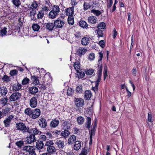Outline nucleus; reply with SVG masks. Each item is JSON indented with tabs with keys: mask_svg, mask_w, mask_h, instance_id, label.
<instances>
[{
	"mask_svg": "<svg viewBox=\"0 0 155 155\" xmlns=\"http://www.w3.org/2000/svg\"><path fill=\"white\" fill-rule=\"evenodd\" d=\"M16 127L17 130L22 131L23 132L31 133L34 132L35 134H37L38 131L36 128H29L28 127H26L25 124L22 122L17 123Z\"/></svg>",
	"mask_w": 155,
	"mask_h": 155,
	"instance_id": "f257e3e1",
	"label": "nucleus"
},
{
	"mask_svg": "<svg viewBox=\"0 0 155 155\" xmlns=\"http://www.w3.org/2000/svg\"><path fill=\"white\" fill-rule=\"evenodd\" d=\"M60 11V8L58 6L53 5L51 8V11L49 13V18L53 19L56 18L59 15Z\"/></svg>",
	"mask_w": 155,
	"mask_h": 155,
	"instance_id": "f03ea898",
	"label": "nucleus"
},
{
	"mask_svg": "<svg viewBox=\"0 0 155 155\" xmlns=\"http://www.w3.org/2000/svg\"><path fill=\"white\" fill-rule=\"evenodd\" d=\"M37 130L38 131L37 134H35L34 132L29 133L30 134L29 136H28L26 138V144H30L36 141V140L35 137V135L41 133V132L40 131H39L38 129H37Z\"/></svg>",
	"mask_w": 155,
	"mask_h": 155,
	"instance_id": "7ed1b4c3",
	"label": "nucleus"
},
{
	"mask_svg": "<svg viewBox=\"0 0 155 155\" xmlns=\"http://www.w3.org/2000/svg\"><path fill=\"white\" fill-rule=\"evenodd\" d=\"M72 127V124L70 120H63L61 124L62 128L64 130H68Z\"/></svg>",
	"mask_w": 155,
	"mask_h": 155,
	"instance_id": "20e7f679",
	"label": "nucleus"
},
{
	"mask_svg": "<svg viewBox=\"0 0 155 155\" xmlns=\"http://www.w3.org/2000/svg\"><path fill=\"white\" fill-rule=\"evenodd\" d=\"M51 4L49 1H46L45 4L42 5L41 11L44 13L47 14L50 11Z\"/></svg>",
	"mask_w": 155,
	"mask_h": 155,
	"instance_id": "39448f33",
	"label": "nucleus"
},
{
	"mask_svg": "<svg viewBox=\"0 0 155 155\" xmlns=\"http://www.w3.org/2000/svg\"><path fill=\"white\" fill-rule=\"evenodd\" d=\"M21 94L18 92H15L13 93L9 97V100L11 101H15L18 100L21 98Z\"/></svg>",
	"mask_w": 155,
	"mask_h": 155,
	"instance_id": "423d86ee",
	"label": "nucleus"
},
{
	"mask_svg": "<svg viewBox=\"0 0 155 155\" xmlns=\"http://www.w3.org/2000/svg\"><path fill=\"white\" fill-rule=\"evenodd\" d=\"M74 102L77 107H82L84 104V101L81 98H75Z\"/></svg>",
	"mask_w": 155,
	"mask_h": 155,
	"instance_id": "0eeeda50",
	"label": "nucleus"
},
{
	"mask_svg": "<svg viewBox=\"0 0 155 155\" xmlns=\"http://www.w3.org/2000/svg\"><path fill=\"white\" fill-rule=\"evenodd\" d=\"M31 118L33 119H35L38 118L40 115L41 110L38 108H36L33 110Z\"/></svg>",
	"mask_w": 155,
	"mask_h": 155,
	"instance_id": "6e6552de",
	"label": "nucleus"
},
{
	"mask_svg": "<svg viewBox=\"0 0 155 155\" xmlns=\"http://www.w3.org/2000/svg\"><path fill=\"white\" fill-rule=\"evenodd\" d=\"M29 105L30 106L33 108H35L37 105V98L33 97L30 100Z\"/></svg>",
	"mask_w": 155,
	"mask_h": 155,
	"instance_id": "1a4fd4ad",
	"label": "nucleus"
},
{
	"mask_svg": "<svg viewBox=\"0 0 155 155\" xmlns=\"http://www.w3.org/2000/svg\"><path fill=\"white\" fill-rule=\"evenodd\" d=\"M38 124L39 126L42 128H45L47 126V123L46 120L42 117H41L38 121Z\"/></svg>",
	"mask_w": 155,
	"mask_h": 155,
	"instance_id": "9d476101",
	"label": "nucleus"
},
{
	"mask_svg": "<svg viewBox=\"0 0 155 155\" xmlns=\"http://www.w3.org/2000/svg\"><path fill=\"white\" fill-rule=\"evenodd\" d=\"M64 24V22L62 20H56L54 21V27L56 28H61Z\"/></svg>",
	"mask_w": 155,
	"mask_h": 155,
	"instance_id": "9b49d317",
	"label": "nucleus"
},
{
	"mask_svg": "<svg viewBox=\"0 0 155 155\" xmlns=\"http://www.w3.org/2000/svg\"><path fill=\"white\" fill-rule=\"evenodd\" d=\"M74 7H69L65 9L64 12L65 14L68 16H73L74 14Z\"/></svg>",
	"mask_w": 155,
	"mask_h": 155,
	"instance_id": "f8f14e48",
	"label": "nucleus"
},
{
	"mask_svg": "<svg viewBox=\"0 0 155 155\" xmlns=\"http://www.w3.org/2000/svg\"><path fill=\"white\" fill-rule=\"evenodd\" d=\"M23 150L26 153L30 154L31 152H32L35 150V148L33 146H25L23 147Z\"/></svg>",
	"mask_w": 155,
	"mask_h": 155,
	"instance_id": "ddd939ff",
	"label": "nucleus"
},
{
	"mask_svg": "<svg viewBox=\"0 0 155 155\" xmlns=\"http://www.w3.org/2000/svg\"><path fill=\"white\" fill-rule=\"evenodd\" d=\"M102 70L101 66L100 67L99 69H97L98 78L97 80L95 82V84L97 85H99V82L101 79Z\"/></svg>",
	"mask_w": 155,
	"mask_h": 155,
	"instance_id": "4468645a",
	"label": "nucleus"
},
{
	"mask_svg": "<svg viewBox=\"0 0 155 155\" xmlns=\"http://www.w3.org/2000/svg\"><path fill=\"white\" fill-rule=\"evenodd\" d=\"M87 51V49L86 48L80 47L77 50L76 54L81 56L84 54Z\"/></svg>",
	"mask_w": 155,
	"mask_h": 155,
	"instance_id": "2eb2a0df",
	"label": "nucleus"
},
{
	"mask_svg": "<svg viewBox=\"0 0 155 155\" xmlns=\"http://www.w3.org/2000/svg\"><path fill=\"white\" fill-rule=\"evenodd\" d=\"M90 41V38L89 37L86 36L82 39L81 44L83 45H87L89 43Z\"/></svg>",
	"mask_w": 155,
	"mask_h": 155,
	"instance_id": "dca6fc26",
	"label": "nucleus"
},
{
	"mask_svg": "<svg viewBox=\"0 0 155 155\" xmlns=\"http://www.w3.org/2000/svg\"><path fill=\"white\" fill-rule=\"evenodd\" d=\"M88 21L89 23L94 24L97 22V20L96 17L91 16L88 17Z\"/></svg>",
	"mask_w": 155,
	"mask_h": 155,
	"instance_id": "f3484780",
	"label": "nucleus"
},
{
	"mask_svg": "<svg viewBox=\"0 0 155 155\" xmlns=\"http://www.w3.org/2000/svg\"><path fill=\"white\" fill-rule=\"evenodd\" d=\"M59 123V121L58 119L52 120L50 122V126L53 128H55L58 126Z\"/></svg>",
	"mask_w": 155,
	"mask_h": 155,
	"instance_id": "a211bd4d",
	"label": "nucleus"
},
{
	"mask_svg": "<svg viewBox=\"0 0 155 155\" xmlns=\"http://www.w3.org/2000/svg\"><path fill=\"white\" fill-rule=\"evenodd\" d=\"M14 117L13 115H10L7 118L4 120V123L6 127H8L10 123Z\"/></svg>",
	"mask_w": 155,
	"mask_h": 155,
	"instance_id": "6ab92c4d",
	"label": "nucleus"
},
{
	"mask_svg": "<svg viewBox=\"0 0 155 155\" xmlns=\"http://www.w3.org/2000/svg\"><path fill=\"white\" fill-rule=\"evenodd\" d=\"M57 150V149L53 146L48 147L47 148L48 153L50 154L55 153Z\"/></svg>",
	"mask_w": 155,
	"mask_h": 155,
	"instance_id": "aec40b11",
	"label": "nucleus"
},
{
	"mask_svg": "<svg viewBox=\"0 0 155 155\" xmlns=\"http://www.w3.org/2000/svg\"><path fill=\"white\" fill-rule=\"evenodd\" d=\"M98 53L99 54V59L98 60V65L97 69H99L100 67L101 66L102 69V66L101 60L103 58V54L101 52H99Z\"/></svg>",
	"mask_w": 155,
	"mask_h": 155,
	"instance_id": "412c9836",
	"label": "nucleus"
},
{
	"mask_svg": "<svg viewBox=\"0 0 155 155\" xmlns=\"http://www.w3.org/2000/svg\"><path fill=\"white\" fill-rule=\"evenodd\" d=\"M44 146V143L42 141H38L36 142V148L39 150L42 149Z\"/></svg>",
	"mask_w": 155,
	"mask_h": 155,
	"instance_id": "4be33fe9",
	"label": "nucleus"
},
{
	"mask_svg": "<svg viewBox=\"0 0 155 155\" xmlns=\"http://www.w3.org/2000/svg\"><path fill=\"white\" fill-rule=\"evenodd\" d=\"M55 143L59 148H63L64 147V142L63 141L58 140L55 142Z\"/></svg>",
	"mask_w": 155,
	"mask_h": 155,
	"instance_id": "5701e85b",
	"label": "nucleus"
},
{
	"mask_svg": "<svg viewBox=\"0 0 155 155\" xmlns=\"http://www.w3.org/2000/svg\"><path fill=\"white\" fill-rule=\"evenodd\" d=\"M76 140V137L74 135H71L68 140V143L69 144H71L75 142Z\"/></svg>",
	"mask_w": 155,
	"mask_h": 155,
	"instance_id": "b1692460",
	"label": "nucleus"
},
{
	"mask_svg": "<svg viewBox=\"0 0 155 155\" xmlns=\"http://www.w3.org/2000/svg\"><path fill=\"white\" fill-rule=\"evenodd\" d=\"M1 94L2 96H5L7 94L8 91L5 86H3L0 87Z\"/></svg>",
	"mask_w": 155,
	"mask_h": 155,
	"instance_id": "393cba45",
	"label": "nucleus"
},
{
	"mask_svg": "<svg viewBox=\"0 0 155 155\" xmlns=\"http://www.w3.org/2000/svg\"><path fill=\"white\" fill-rule=\"evenodd\" d=\"M33 110L30 108H27L25 110L24 113L26 115L31 117L32 113L33 112Z\"/></svg>",
	"mask_w": 155,
	"mask_h": 155,
	"instance_id": "a878e982",
	"label": "nucleus"
},
{
	"mask_svg": "<svg viewBox=\"0 0 155 155\" xmlns=\"http://www.w3.org/2000/svg\"><path fill=\"white\" fill-rule=\"evenodd\" d=\"M70 132L68 130H64L62 131L61 135L65 138H66L70 135Z\"/></svg>",
	"mask_w": 155,
	"mask_h": 155,
	"instance_id": "bb28decb",
	"label": "nucleus"
},
{
	"mask_svg": "<svg viewBox=\"0 0 155 155\" xmlns=\"http://www.w3.org/2000/svg\"><path fill=\"white\" fill-rule=\"evenodd\" d=\"M84 98L86 100L89 99L92 96V93L91 91L87 90L84 92Z\"/></svg>",
	"mask_w": 155,
	"mask_h": 155,
	"instance_id": "cd10ccee",
	"label": "nucleus"
},
{
	"mask_svg": "<svg viewBox=\"0 0 155 155\" xmlns=\"http://www.w3.org/2000/svg\"><path fill=\"white\" fill-rule=\"evenodd\" d=\"M81 147V143L79 141H77L75 142L74 147V149L76 150H79Z\"/></svg>",
	"mask_w": 155,
	"mask_h": 155,
	"instance_id": "c85d7f7f",
	"label": "nucleus"
},
{
	"mask_svg": "<svg viewBox=\"0 0 155 155\" xmlns=\"http://www.w3.org/2000/svg\"><path fill=\"white\" fill-rule=\"evenodd\" d=\"M74 67L77 72H79V71L81 70L80 68V63L78 61L74 63Z\"/></svg>",
	"mask_w": 155,
	"mask_h": 155,
	"instance_id": "c756f323",
	"label": "nucleus"
},
{
	"mask_svg": "<svg viewBox=\"0 0 155 155\" xmlns=\"http://www.w3.org/2000/svg\"><path fill=\"white\" fill-rule=\"evenodd\" d=\"M97 28L98 29H105L106 28V24L104 22H100L97 25Z\"/></svg>",
	"mask_w": 155,
	"mask_h": 155,
	"instance_id": "7c9ffc66",
	"label": "nucleus"
},
{
	"mask_svg": "<svg viewBox=\"0 0 155 155\" xmlns=\"http://www.w3.org/2000/svg\"><path fill=\"white\" fill-rule=\"evenodd\" d=\"M38 89L36 87H32L29 88L30 93L32 94H34L38 92Z\"/></svg>",
	"mask_w": 155,
	"mask_h": 155,
	"instance_id": "2f4dec72",
	"label": "nucleus"
},
{
	"mask_svg": "<svg viewBox=\"0 0 155 155\" xmlns=\"http://www.w3.org/2000/svg\"><path fill=\"white\" fill-rule=\"evenodd\" d=\"M77 121L79 124H82L84 122V119L82 117L79 116L77 117Z\"/></svg>",
	"mask_w": 155,
	"mask_h": 155,
	"instance_id": "473e14b6",
	"label": "nucleus"
},
{
	"mask_svg": "<svg viewBox=\"0 0 155 155\" xmlns=\"http://www.w3.org/2000/svg\"><path fill=\"white\" fill-rule=\"evenodd\" d=\"M91 119L90 117H87L86 119V121L85 123V126L87 128H89L90 127L91 125Z\"/></svg>",
	"mask_w": 155,
	"mask_h": 155,
	"instance_id": "72a5a7b5",
	"label": "nucleus"
},
{
	"mask_svg": "<svg viewBox=\"0 0 155 155\" xmlns=\"http://www.w3.org/2000/svg\"><path fill=\"white\" fill-rule=\"evenodd\" d=\"M21 84L19 83L17 84L14 85L12 87L13 89V91H16L19 90L21 89Z\"/></svg>",
	"mask_w": 155,
	"mask_h": 155,
	"instance_id": "f704fd0d",
	"label": "nucleus"
},
{
	"mask_svg": "<svg viewBox=\"0 0 155 155\" xmlns=\"http://www.w3.org/2000/svg\"><path fill=\"white\" fill-rule=\"evenodd\" d=\"M95 132L94 130H91L90 131V141L89 144L90 145L91 144L92 142V136L94 135Z\"/></svg>",
	"mask_w": 155,
	"mask_h": 155,
	"instance_id": "c9c22d12",
	"label": "nucleus"
},
{
	"mask_svg": "<svg viewBox=\"0 0 155 155\" xmlns=\"http://www.w3.org/2000/svg\"><path fill=\"white\" fill-rule=\"evenodd\" d=\"M54 27V23H48L46 25L47 28L49 31L52 30Z\"/></svg>",
	"mask_w": 155,
	"mask_h": 155,
	"instance_id": "e433bc0d",
	"label": "nucleus"
},
{
	"mask_svg": "<svg viewBox=\"0 0 155 155\" xmlns=\"http://www.w3.org/2000/svg\"><path fill=\"white\" fill-rule=\"evenodd\" d=\"M91 12L97 16H99L102 13L100 11L95 9H93L91 11Z\"/></svg>",
	"mask_w": 155,
	"mask_h": 155,
	"instance_id": "4c0bfd02",
	"label": "nucleus"
},
{
	"mask_svg": "<svg viewBox=\"0 0 155 155\" xmlns=\"http://www.w3.org/2000/svg\"><path fill=\"white\" fill-rule=\"evenodd\" d=\"M7 28L4 27L0 30V35L2 37L5 36L6 35L7 33Z\"/></svg>",
	"mask_w": 155,
	"mask_h": 155,
	"instance_id": "58836bf2",
	"label": "nucleus"
},
{
	"mask_svg": "<svg viewBox=\"0 0 155 155\" xmlns=\"http://www.w3.org/2000/svg\"><path fill=\"white\" fill-rule=\"evenodd\" d=\"M107 65L105 64L104 67L103 74L104 79L105 80L107 76Z\"/></svg>",
	"mask_w": 155,
	"mask_h": 155,
	"instance_id": "ea45409f",
	"label": "nucleus"
},
{
	"mask_svg": "<svg viewBox=\"0 0 155 155\" xmlns=\"http://www.w3.org/2000/svg\"><path fill=\"white\" fill-rule=\"evenodd\" d=\"M80 26L83 28H87V24L84 21H81L79 22Z\"/></svg>",
	"mask_w": 155,
	"mask_h": 155,
	"instance_id": "a19ab883",
	"label": "nucleus"
},
{
	"mask_svg": "<svg viewBox=\"0 0 155 155\" xmlns=\"http://www.w3.org/2000/svg\"><path fill=\"white\" fill-rule=\"evenodd\" d=\"M32 81L35 84L37 85L39 84V81L38 77L37 76H34L32 78Z\"/></svg>",
	"mask_w": 155,
	"mask_h": 155,
	"instance_id": "79ce46f5",
	"label": "nucleus"
},
{
	"mask_svg": "<svg viewBox=\"0 0 155 155\" xmlns=\"http://www.w3.org/2000/svg\"><path fill=\"white\" fill-rule=\"evenodd\" d=\"M77 77L78 78H83L84 76V73L81 71V70L79 71V72H77Z\"/></svg>",
	"mask_w": 155,
	"mask_h": 155,
	"instance_id": "37998d69",
	"label": "nucleus"
},
{
	"mask_svg": "<svg viewBox=\"0 0 155 155\" xmlns=\"http://www.w3.org/2000/svg\"><path fill=\"white\" fill-rule=\"evenodd\" d=\"M68 21L69 24L73 25L74 23V18L73 16H68Z\"/></svg>",
	"mask_w": 155,
	"mask_h": 155,
	"instance_id": "c03bdc74",
	"label": "nucleus"
},
{
	"mask_svg": "<svg viewBox=\"0 0 155 155\" xmlns=\"http://www.w3.org/2000/svg\"><path fill=\"white\" fill-rule=\"evenodd\" d=\"M16 145L19 147L21 148L24 145V142L22 140H19L16 143Z\"/></svg>",
	"mask_w": 155,
	"mask_h": 155,
	"instance_id": "a18cd8bd",
	"label": "nucleus"
},
{
	"mask_svg": "<svg viewBox=\"0 0 155 155\" xmlns=\"http://www.w3.org/2000/svg\"><path fill=\"white\" fill-rule=\"evenodd\" d=\"M32 28L35 31H38L40 29V27L37 24H33Z\"/></svg>",
	"mask_w": 155,
	"mask_h": 155,
	"instance_id": "49530a36",
	"label": "nucleus"
},
{
	"mask_svg": "<svg viewBox=\"0 0 155 155\" xmlns=\"http://www.w3.org/2000/svg\"><path fill=\"white\" fill-rule=\"evenodd\" d=\"M12 2L13 4L17 7L21 4V2L19 0H12Z\"/></svg>",
	"mask_w": 155,
	"mask_h": 155,
	"instance_id": "de8ad7c7",
	"label": "nucleus"
},
{
	"mask_svg": "<svg viewBox=\"0 0 155 155\" xmlns=\"http://www.w3.org/2000/svg\"><path fill=\"white\" fill-rule=\"evenodd\" d=\"M95 32L97 33L98 37H102L103 36V31L101 29H97L95 30Z\"/></svg>",
	"mask_w": 155,
	"mask_h": 155,
	"instance_id": "09e8293b",
	"label": "nucleus"
},
{
	"mask_svg": "<svg viewBox=\"0 0 155 155\" xmlns=\"http://www.w3.org/2000/svg\"><path fill=\"white\" fill-rule=\"evenodd\" d=\"M18 71L16 69L12 70L10 71L9 74L11 76H13L17 75Z\"/></svg>",
	"mask_w": 155,
	"mask_h": 155,
	"instance_id": "8fccbe9b",
	"label": "nucleus"
},
{
	"mask_svg": "<svg viewBox=\"0 0 155 155\" xmlns=\"http://www.w3.org/2000/svg\"><path fill=\"white\" fill-rule=\"evenodd\" d=\"M74 92V91L71 88H69L67 90V94L68 96H71Z\"/></svg>",
	"mask_w": 155,
	"mask_h": 155,
	"instance_id": "3c124183",
	"label": "nucleus"
},
{
	"mask_svg": "<svg viewBox=\"0 0 155 155\" xmlns=\"http://www.w3.org/2000/svg\"><path fill=\"white\" fill-rule=\"evenodd\" d=\"M44 13L42 12L41 11H40L37 14V18L38 19H41L44 15Z\"/></svg>",
	"mask_w": 155,
	"mask_h": 155,
	"instance_id": "603ef678",
	"label": "nucleus"
},
{
	"mask_svg": "<svg viewBox=\"0 0 155 155\" xmlns=\"http://www.w3.org/2000/svg\"><path fill=\"white\" fill-rule=\"evenodd\" d=\"M88 152V149L87 148H84L82 150L81 153L80 155H86Z\"/></svg>",
	"mask_w": 155,
	"mask_h": 155,
	"instance_id": "864d4df0",
	"label": "nucleus"
},
{
	"mask_svg": "<svg viewBox=\"0 0 155 155\" xmlns=\"http://www.w3.org/2000/svg\"><path fill=\"white\" fill-rule=\"evenodd\" d=\"M31 6L32 9H36L38 6V4L37 2L35 1H33L32 2Z\"/></svg>",
	"mask_w": 155,
	"mask_h": 155,
	"instance_id": "5fc2aeb1",
	"label": "nucleus"
},
{
	"mask_svg": "<svg viewBox=\"0 0 155 155\" xmlns=\"http://www.w3.org/2000/svg\"><path fill=\"white\" fill-rule=\"evenodd\" d=\"M30 16L31 17L32 16H34L36 14V12L35 10L34 9H30Z\"/></svg>",
	"mask_w": 155,
	"mask_h": 155,
	"instance_id": "6e6d98bb",
	"label": "nucleus"
},
{
	"mask_svg": "<svg viewBox=\"0 0 155 155\" xmlns=\"http://www.w3.org/2000/svg\"><path fill=\"white\" fill-rule=\"evenodd\" d=\"M94 70L93 69H90L86 70L85 71L86 73L88 75H91L94 73Z\"/></svg>",
	"mask_w": 155,
	"mask_h": 155,
	"instance_id": "4d7b16f0",
	"label": "nucleus"
},
{
	"mask_svg": "<svg viewBox=\"0 0 155 155\" xmlns=\"http://www.w3.org/2000/svg\"><path fill=\"white\" fill-rule=\"evenodd\" d=\"M82 88L81 86L79 85L76 87V91L77 92L80 93L82 92Z\"/></svg>",
	"mask_w": 155,
	"mask_h": 155,
	"instance_id": "13d9d810",
	"label": "nucleus"
},
{
	"mask_svg": "<svg viewBox=\"0 0 155 155\" xmlns=\"http://www.w3.org/2000/svg\"><path fill=\"white\" fill-rule=\"evenodd\" d=\"M3 80L6 82H8L10 80V77H8L7 75H4L3 78H2Z\"/></svg>",
	"mask_w": 155,
	"mask_h": 155,
	"instance_id": "bf43d9fd",
	"label": "nucleus"
},
{
	"mask_svg": "<svg viewBox=\"0 0 155 155\" xmlns=\"http://www.w3.org/2000/svg\"><path fill=\"white\" fill-rule=\"evenodd\" d=\"M79 1V0H71V5L72 7L76 5Z\"/></svg>",
	"mask_w": 155,
	"mask_h": 155,
	"instance_id": "052dcab7",
	"label": "nucleus"
},
{
	"mask_svg": "<svg viewBox=\"0 0 155 155\" xmlns=\"http://www.w3.org/2000/svg\"><path fill=\"white\" fill-rule=\"evenodd\" d=\"M8 100V99L6 97L2 98L1 100V104H3L4 105H5L7 104Z\"/></svg>",
	"mask_w": 155,
	"mask_h": 155,
	"instance_id": "680f3d73",
	"label": "nucleus"
},
{
	"mask_svg": "<svg viewBox=\"0 0 155 155\" xmlns=\"http://www.w3.org/2000/svg\"><path fill=\"white\" fill-rule=\"evenodd\" d=\"M29 79L26 78H24L22 81V83L23 85L29 83Z\"/></svg>",
	"mask_w": 155,
	"mask_h": 155,
	"instance_id": "e2e57ef3",
	"label": "nucleus"
},
{
	"mask_svg": "<svg viewBox=\"0 0 155 155\" xmlns=\"http://www.w3.org/2000/svg\"><path fill=\"white\" fill-rule=\"evenodd\" d=\"M95 58V54L93 53H91L90 54L88 57L89 60L90 61H92Z\"/></svg>",
	"mask_w": 155,
	"mask_h": 155,
	"instance_id": "0e129e2a",
	"label": "nucleus"
},
{
	"mask_svg": "<svg viewBox=\"0 0 155 155\" xmlns=\"http://www.w3.org/2000/svg\"><path fill=\"white\" fill-rule=\"evenodd\" d=\"M54 144L53 141L51 140H48L46 141L45 145L48 147L52 146V145Z\"/></svg>",
	"mask_w": 155,
	"mask_h": 155,
	"instance_id": "69168bd1",
	"label": "nucleus"
},
{
	"mask_svg": "<svg viewBox=\"0 0 155 155\" xmlns=\"http://www.w3.org/2000/svg\"><path fill=\"white\" fill-rule=\"evenodd\" d=\"M113 0H108L107 1V7L108 8H110L113 4Z\"/></svg>",
	"mask_w": 155,
	"mask_h": 155,
	"instance_id": "338daca9",
	"label": "nucleus"
},
{
	"mask_svg": "<svg viewBox=\"0 0 155 155\" xmlns=\"http://www.w3.org/2000/svg\"><path fill=\"white\" fill-rule=\"evenodd\" d=\"M83 6L84 9V10H86L90 7L89 4L86 2H84Z\"/></svg>",
	"mask_w": 155,
	"mask_h": 155,
	"instance_id": "774afa93",
	"label": "nucleus"
}]
</instances>
